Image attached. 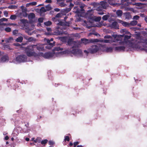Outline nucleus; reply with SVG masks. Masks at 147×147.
<instances>
[{"instance_id":"nucleus-1","label":"nucleus","mask_w":147,"mask_h":147,"mask_svg":"<svg viewBox=\"0 0 147 147\" xmlns=\"http://www.w3.org/2000/svg\"><path fill=\"white\" fill-rule=\"evenodd\" d=\"M131 47L134 48L138 49L141 50H144L147 52V39H145L136 41L134 43H132Z\"/></svg>"},{"instance_id":"nucleus-2","label":"nucleus","mask_w":147,"mask_h":147,"mask_svg":"<svg viewBox=\"0 0 147 147\" xmlns=\"http://www.w3.org/2000/svg\"><path fill=\"white\" fill-rule=\"evenodd\" d=\"M36 46V45H33L26 48L25 51L27 56L29 57H36L37 55V54L35 52L34 49V47Z\"/></svg>"},{"instance_id":"nucleus-3","label":"nucleus","mask_w":147,"mask_h":147,"mask_svg":"<svg viewBox=\"0 0 147 147\" xmlns=\"http://www.w3.org/2000/svg\"><path fill=\"white\" fill-rule=\"evenodd\" d=\"M93 13V10H90L87 11L85 14V16L88 22L91 23L93 22L94 20Z\"/></svg>"},{"instance_id":"nucleus-4","label":"nucleus","mask_w":147,"mask_h":147,"mask_svg":"<svg viewBox=\"0 0 147 147\" xmlns=\"http://www.w3.org/2000/svg\"><path fill=\"white\" fill-rule=\"evenodd\" d=\"M16 61L19 62H24L27 61V57L25 55H18L16 57Z\"/></svg>"},{"instance_id":"nucleus-5","label":"nucleus","mask_w":147,"mask_h":147,"mask_svg":"<svg viewBox=\"0 0 147 147\" xmlns=\"http://www.w3.org/2000/svg\"><path fill=\"white\" fill-rule=\"evenodd\" d=\"M124 36V34L123 35H112L113 37L114 38V39L113 40H112L113 42H118L119 45L121 44V40L122 39L121 38Z\"/></svg>"},{"instance_id":"nucleus-6","label":"nucleus","mask_w":147,"mask_h":147,"mask_svg":"<svg viewBox=\"0 0 147 147\" xmlns=\"http://www.w3.org/2000/svg\"><path fill=\"white\" fill-rule=\"evenodd\" d=\"M81 41L82 43L86 45L90 43L97 42L99 41L98 39H92L90 40H88L86 38H82Z\"/></svg>"},{"instance_id":"nucleus-7","label":"nucleus","mask_w":147,"mask_h":147,"mask_svg":"<svg viewBox=\"0 0 147 147\" xmlns=\"http://www.w3.org/2000/svg\"><path fill=\"white\" fill-rule=\"evenodd\" d=\"M66 53H71L74 55L81 54L82 53V51L80 49H73L71 51L67 50L65 51Z\"/></svg>"},{"instance_id":"nucleus-8","label":"nucleus","mask_w":147,"mask_h":147,"mask_svg":"<svg viewBox=\"0 0 147 147\" xmlns=\"http://www.w3.org/2000/svg\"><path fill=\"white\" fill-rule=\"evenodd\" d=\"M125 33L128 35L129 34V35H124L123 37L124 36V38L123 39V41H122L121 44V45L123 44L124 43H127V42L128 41V40L131 37L130 33L127 31H126Z\"/></svg>"},{"instance_id":"nucleus-9","label":"nucleus","mask_w":147,"mask_h":147,"mask_svg":"<svg viewBox=\"0 0 147 147\" xmlns=\"http://www.w3.org/2000/svg\"><path fill=\"white\" fill-rule=\"evenodd\" d=\"M99 49V48L97 45H93L89 49V52L91 54H93L97 52Z\"/></svg>"},{"instance_id":"nucleus-10","label":"nucleus","mask_w":147,"mask_h":147,"mask_svg":"<svg viewBox=\"0 0 147 147\" xmlns=\"http://www.w3.org/2000/svg\"><path fill=\"white\" fill-rule=\"evenodd\" d=\"M100 4L97 8V10H102V9H106L107 6V3L104 1H101L100 2Z\"/></svg>"},{"instance_id":"nucleus-11","label":"nucleus","mask_w":147,"mask_h":147,"mask_svg":"<svg viewBox=\"0 0 147 147\" xmlns=\"http://www.w3.org/2000/svg\"><path fill=\"white\" fill-rule=\"evenodd\" d=\"M54 55V53L52 52H47L43 55V57L46 59H49L53 57Z\"/></svg>"},{"instance_id":"nucleus-12","label":"nucleus","mask_w":147,"mask_h":147,"mask_svg":"<svg viewBox=\"0 0 147 147\" xmlns=\"http://www.w3.org/2000/svg\"><path fill=\"white\" fill-rule=\"evenodd\" d=\"M110 26L111 28L118 29H119V26L116 22H114L110 25Z\"/></svg>"},{"instance_id":"nucleus-13","label":"nucleus","mask_w":147,"mask_h":147,"mask_svg":"<svg viewBox=\"0 0 147 147\" xmlns=\"http://www.w3.org/2000/svg\"><path fill=\"white\" fill-rule=\"evenodd\" d=\"M125 49V47L123 46H118L115 48V50L119 51H124Z\"/></svg>"},{"instance_id":"nucleus-14","label":"nucleus","mask_w":147,"mask_h":147,"mask_svg":"<svg viewBox=\"0 0 147 147\" xmlns=\"http://www.w3.org/2000/svg\"><path fill=\"white\" fill-rule=\"evenodd\" d=\"M80 7L81 9H80L79 8H77L76 11V13H80L82 11H85V10L84 9V6L83 5L80 6Z\"/></svg>"},{"instance_id":"nucleus-15","label":"nucleus","mask_w":147,"mask_h":147,"mask_svg":"<svg viewBox=\"0 0 147 147\" xmlns=\"http://www.w3.org/2000/svg\"><path fill=\"white\" fill-rule=\"evenodd\" d=\"M45 41H46L47 42V43L48 44L51 46V47H53V46H54L55 45V42L54 41L53 42L51 43V41L49 39H47V38H45L44 39Z\"/></svg>"},{"instance_id":"nucleus-16","label":"nucleus","mask_w":147,"mask_h":147,"mask_svg":"<svg viewBox=\"0 0 147 147\" xmlns=\"http://www.w3.org/2000/svg\"><path fill=\"white\" fill-rule=\"evenodd\" d=\"M116 14L118 17H121L123 14L122 11L120 10H118L116 12Z\"/></svg>"},{"instance_id":"nucleus-17","label":"nucleus","mask_w":147,"mask_h":147,"mask_svg":"<svg viewBox=\"0 0 147 147\" xmlns=\"http://www.w3.org/2000/svg\"><path fill=\"white\" fill-rule=\"evenodd\" d=\"M1 61L3 62H5L8 60V57L7 56H3L1 58Z\"/></svg>"},{"instance_id":"nucleus-18","label":"nucleus","mask_w":147,"mask_h":147,"mask_svg":"<svg viewBox=\"0 0 147 147\" xmlns=\"http://www.w3.org/2000/svg\"><path fill=\"white\" fill-rule=\"evenodd\" d=\"M4 49L5 50H11L12 49L10 48V46L9 45H4L3 46Z\"/></svg>"},{"instance_id":"nucleus-19","label":"nucleus","mask_w":147,"mask_h":147,"mask_svg":"<svg viewBox=\"0 0 147 147\" xmlns=\"http://www.w3.org/2000/svg\"><path fill=\"white\" fill-rule=\"evenodd\" d=\"M137 23H138V22L137 21L133 20V21H131L129 23L130 26H135L137 24Z\"/></svg>"},{"instance_id":"nucleus-20","label":"nucleus","mask_w":147,"mask_h":147,"mask_svg":"<svg viewBox=\"0 0 147 147\" xmlns=\"http://www.w3.org/2000/svg\"><path fill=\"white\" fill-rule=\"evenodd\" d=\"M23 40V38L22 36H20L18 38H17L16 40V41L18 42H22Z\"/></svg>"},{"instance_id":"nucleus-21","label":"nucleus","mask_w":147,"mask_h":147,"mask_svg":"<svg viewBox=\"0 0 147 147\" xmlns=\"http://www.w3.org/2000/svg\"><path fill=\"white\" fill-rule=\"evenodd\" d=\"M58 23H57V25L64 26H65V22H62L60 20H58Z\"/></svg>"},{"instance_id":"nucleus-22","label":"nucleus","mask_w":147,"mask_h":147,"mask_svg":"<svg viewBox=\"0 0 147 147\" xmlns=\"http://www.w3.org/2000/svg\"><path fill=\"white\" fill-rule=\"evenodd\" d=\"M35 17V14L33 13H31L28 15V18L29 19H33Z\"/></svg>"},{"instance_id":"nucleus-23","label":"nucleus","mask_w":147,"mask_h":147,"mask_svg":"<svg viewBox=\"0 0 147 147\" xmlns=\"http://www.w3.org/2000/svg\"><path fill=\"white\" fill-rule=\"evenodd\" d=\"M18 6L15 5H10L8 7V8L10 9H16L17 8Z\"/></svg>"},{"instance_id":"nucleus-24","label":"nucleus","mask_w":147,"mask_h":147,"mask_svg":"<svg viewBox=\"0 0 147 147\" xmlns=\"http://www.w3.org/2000/svg\"><path fill=\"white\" fill-rule=\"evenodd\" d=\"M46 11H49L51 9V7L50 4H48L45 7Z\"/></svg>"},{"instance_id":"nucleus-25","label":"nucleus","mask_w":147,"mask_h":147,"mask_svg":"<svg viewBox=\"0 0 147 147\" xmlns=\"http://www.w3.org/2000/svg\"><path fill=\"white\" fill-rule=\"evenodd\" d=\"M122 25L123 26H124L125 27H129L130 26L129 23L126 22L124 21V22L122 24Z\"/></svg>"},{"instance_id":"nucleus-26","label":"nucleus","mask_w":147,"mask_h":147,"mask_svg":"<svg viewBox=\"0 0 147 147\" xmlns=\"http://www.w3.org/2000/svg\"><path fill=\"white\" fill-rule=\"evenodd\" d=\"M74 41L71 39H69L67 41V44L69 45H71L73 43Z\"/></svg>"},{"instance_id":"nucleus-27","label":"nucleus","mask_w":147,"mask_h":147,"mask_svg":"<svg viewBox=\"0 0 147 147\" xmlns=\"http://www.w3.org/2000/svg\"><path fill=\"white\" fill-rule=\"evenodd\" d=\"M44 24L46 26H49L52 24V22L51 21H48L47 22H45L44 23Z\"/></svg>"},{"instance_id":"nucleus-28","label":"nucleus","mask_w":147,"mask_h":147,"mask_svg":"<svg viewBox=\"0 0 147 147\" xmlns=\"http://www.w3.org/2000/svg\"><path fill=\"white\" fill-rule=\"evenodd\" d=\"M109 17L108 15H105L104 16L102 17V19L103 20H107L108 18Z\"/></svg>"},{"instance_id":"nucleus-29","label":"nucleus","mask_w":147,"mask_h":147,"mask_svg":"<svg viewBox=\"0 0 147 147\" xmlns=\"http://www.w3.org/2000/svg\"><path fill=\"white\" fill-rule=\"evenodd\" d=\"M40 12H46V10L44 7H42L41 8L40 10Z\"/></svg>"},{"instance_id":"nucleus-30","label":"nucleus","mask_w":147,"mask_h":147,"mask_svg":"<svg viewBox=\"0 0 147 147\" xmlns=\"http://www.w3.org/2000/svg\"><path fill=\"white\" fill-rule=\"evenodd\" d=\"M71 7H69L68 8H66L65 9H64V11L65 12L67 13L70 11L71 10Z\"/></svg>"},{"instance_id":"nucleus-31","label":"nucleus","mask_w":147,"mask_h":147,"mask_svg":"<svg viewBox=\"0 0 147 147\" xmlns=\"http://www.w3.org/2000/svg\"><path fill=\"white\" fill-rule=\"evenodd\" d=\"M17 16L16 15H11L10 16V18L12 20H15L16 19Z\"/></svg>"},{"instance_id":"nucleus-32","label":"nucleus","mask_w":147,"mask_h":147,"mask_svg":"<svg viewBox=\"0 0 147 147\" xmlns=\"http://www.w3.org/2000/svg\"><path fill=\"white\" fill-rule=\"evenodd\" d=\"M48 140L47 139H45L44 140H43L41 142V144L42 145H44L46 144L48 142Z\"/></svg>"},{"instance_id":"nucleus-33","label":"nucleus","mask_w":147,"mask_h":147,"mask_svg":"<svg viewBox=\"0 0 147 147\" xmlns=\"http://www.w3.org/2000/svg\"><path fill=\"white\" fill-rule=\"evenodd\" d=\"M103 41V42L105 43H111L113 42L112 40H105Z\"/></svg>"},{"instance_id":"nucleus-34","label":"nucleus","mask_w":147,"mask_h":147,"mask_svg":"<svg viewBox=\"0 0 147 147\" xmlns=\"http://www.w3.org/2000/svg\"><path fill=\"white\" fill-rule=\"evenodd\" d=\"M5 30L7 32H10L11 31V28L9 27H7L5 29Z\"/></svg>"},{"instance_id":"nucleus-35","label":"nucleus","mask_w":147,"mask_h":147,"mask_svg":"<svg viewBox=\"0 0 147 147\" xmlns=\"http://www.w3.org/2000/svg\"><path fill=\"white\" fill-rule=\"evenodd\" d=\"M38 139H40V137H38L35 140H34V142L35 143H36L37 142L40 143V140H39V141H38Z\"/></svg>"},{"instance_id":"nucleus-36","label":"nucleus","mask_w":147,"mask_h":147,"mask_svg":"<svg viewBox=\"0 0 147 147\" xmlns=\"http://www.w3.org/2000/svg\"><path fill=\"white\" fill-rule=\"evenodd\" d=\"M106 51L107 52H111L113 51V49L111 47H107L106 49Z\"/></svg>"},{"instance_id":"nucleus-37","label":"nucleus","mask_w":147,"mask_h":147,"mask_svg":"<svg viewBox=\"0 0 147 147\" xmlns=\"http://www.w3.org/2000/svg\"><path fill=\"white\" fill-rule=\"evenodd\" d=\"M65 26H69L70 24V22H66L65 21Z\"/></svg>"},{"instance_id":"nucleus-38","label":"nucleus","mask_w":147,"mask_h":147,"mask_svg":"<svg viewBox=\"0 0 147 147\" xmlns=\"http://www.w3.org/2000/svg\"><path fill=\"white\" fill-rule=\"evenodd\" d=\"M43 18H40L38 19V22L39 23H42L43 21Z\"/></svg>"},{"instance_id":"nucleus-39","label":"nucleus","mask_w":147,"mask_h":147,"mask_svg":"<svg viewBox=\"0 0 147 147\" xmlns=\"http://www.w3.org/2000/svg\"><path fill=\"white\" fill-rule=\"evenodd\" d=\"M69 140L70 138L68 136H66L65 137V138L64 139V141L65 142H66V141H69Z\"/></svg>"},{"instance_id":"nucleus-40","label":"nucleus","mask_w":147,"mask_h":147,"mask_svg":"<svg viewBox=\"0 0 147 147\" xmlns=\"http://www.w3.org/2000/svg\"><path fill=\"white\" fill-rule=\"evenodd\" d=\"M7 19L5 18H1L0 19V20L1 22H3V21H7Z\"/></svg>"},{"instance_id":"nucleus-41","label":"nucleus","mask_w":147,"mask_h":147,"mask_svg":"<svg viewBox=\"0 0 147 147\" xmlns=\"http://www.w3.org/2000/svg\"><path fill=\"white\" fill-rule=\"evenodd\" d=\"M18 30H15L13 31V34L14 35H15L18 33Z\"/></svg>"},{"instance_id":"nucleus-42","label":"nucleus","mask_w":147,"mask_h":147,"mask_svg":"<svg viewBox=\"0 0 147 147\" xmlns=\"http://www.w3.org/2000/svg\"><path fill=\"white\" fill-rule=\"evenodd\" d=\"M79 143V142L78 141H77L76 142H74V147H76L77 145H78Z\"/></svg>"},{"instance_id":"nucleus-43","label":"nucleus","mask_w":147,"mask_h":147,"mask_svg":"<svg viewBox=\"0 0 147 147\" xmlns=\"http://www.w3.org/2000/svg\"><path fill=\"white\" fill-rule=\"evenodd\" d=\"M105 38H112L111 36L109 35H106L104 37Z\"/></svg>"},{"instance_id":"nucleus-44","label":"nucleus","mask_w":147,"mask_h":147,"mask_svg":"<svg viewBox=\"0 0 147 147\" xmlns=\"http://www.w3.org/2000/svg\"><path fill=\"white\" fill-rule=\"evenodd\" d=\"M4 14L6 17H7L8 16V13L7 11H4Z\"/></svg>"},{"instance_id":"nucleus-45","label":"nucleus","mask_w":147,"mask_h":147,"mask_svg":"<svg viewBox=\"0 0 147 147\" xmlns=\"http://www.w3.org/2000/svg\"><path fill=\"white\" fill-rule=\"evenodd\" d=\"M49 144L51 146H53L54 144L53 141L51 140L49 141Z\"/></svg>"},{"instance_id":"nucleus-46","label":"nucleus","mask_w":147,"mask_h":147,"mask_svg":"<svg viewBox=\"0 0 147 147\" xmlns=\"http://www.w3.org/2000/svg\"><path fill=\"white\" fill-rule=\"evenodd\" d=\"M61 16V14L60 13H57V14L55 16V18H59Z\"/></svg>"},{"instance_id":"nucleus-47","label":"nucleus","mask_w":147,"mask_h":147,"mask_svg":"<svg viewBox=\"0 0 147 147\" xmlns=\"http://www.w3.org/2000/svg\"><path fill=\"white\" fill-rule=\"evenodd\" d=\"M139 16H137V15L134 16L133 17V19L136 20H138L139 19Z\"/></svg>"},{"instance_id":"nucleus-48","label":"nucleus","mask_w":147,"mask_h":147,"mask_svg":"<svg viewBox=\"0 0 147 147\" xmlns=\"http://www.w3.org/2000/svg\"><path fill=\"white\" fill-rule=\"evenodd\" d=\"M13 45L15 46H16V47H20L21 46V45L20 44H19L18 43H14Z\"/></svg>"},{"instance_id":"nucleus-49","label":"nucleus","mask_w":147,"mask_h":147,"mask_svg":"<svg viewBox=\"0 0 147 147\" xmlns=\"http://www.w3.org/2000/svg\"><path fill=\"white\" fill-rule=\"evenodd\" d=\"M101 19V18L100 17H97L96 19H95V20L96 21H99Z\"/></svg>"},{"instance_id":"nucleus-50","label":"nucleus","mask_w":147,"mask_h":147,"mask_svg":"<svg viewBox=\"0 0 147 147\" xmlns=\"http://www.w3.org/2000/svg\"><path fill=\"white\" fill-rule=\"evenodd\" d=\"M131 18V15L129 14H126V18L129 19V18Z\"/></svg>"},{"instance_id":"nucleus-51","label":"nucleus","mask_w":147,"mask_h":147,"mask_svg":"<svg viewBox=\"0 0 147 147\" xmlns=\"http://www.w3.org/2000/svg\"><path fill=\"white\" fill-rule=\"evenodd\" d=\"M30 4L31 5H36L37 4V3L36 2L34 1L31 3H30Z\"/></svg>"},{"instance_id":"nucleus-52","label":"nucleus","mask_w":147,"mask_h":147,"mask_svg":"<svg viewBox=\"0 0 147 147\" xmlns=\"http://www.w3.org/2000/svg\"><path fill=\"white\" fill-rule=\"evenodd\" d=\"M52 20L53 21L55 22H57V21L58 22V20H58L57 19V18H56L55 17L53 18H52Z\"/></svg>"},{"instance_id":"nucleus-53","label":"nucleus","mask_w":147,"mask_h":147,"mask_svg":"<svg viewBox=\"0 0 147 147\" xmlns=\"http://www.w3.org/2000/svg\"><path fill=\"white\" fill-rule=\"evenodd\" d=\"M55 50H57V51H59V50L62 51L63 50V49L60 48V47H57L55 48Z\"/></svg>"},{"instance_id":"nucleus-54","label":"nucleus","mask_w":147,"mask_h":147,"mask_svg":"<svg viewBox=\"0 0 147 147\" xmlns=\"http://www.w3.org/2000/svg\"><path fill=\"white\" fill-rule=\"evenodd\" d=\"M69 7H71V9H72V7H74V4H72L71 3H70L69 4Z\"/></svg>"},{"instance_id":"nucleus-55","label":"nucleus","mask_w":147,"mask_h":147,"mask_svg":"<svg viewBox=\"0 0 147 147\" xmlns=\"http://www.w3.org/2000/svg\"><path fill=\"white\" fill-rule=\"evenodd\" d=\"M46 3H51L52 2L51 0H46L45 1Z\"/></svg>"},{"instance_id":"nucleus-56","label":"nucleus","mask_w":147,"mask_h":147,"mask_svg":"<svg viewBox=\"0 0 147 147\" xmlns=\"http://www.w3.org/2000/svg\"><path fill=\"white\" fill-rule=\"evenodd\" d=\"M54 10L55 11L57 12L59 11H60V9H59L57 8L55 9Z\"/></svg>"},{"instance_id":"nucleus-57","label":"nucleus","mask_w":147,"mask_h":147,"mask_svg":"<svg viewBox=\"0 0 147 147\" xmlns=\"http://www.w3.org/2000/svg\"><path fill=\"white\" fill-rule=\"evenodd\" d=\"M118 21L119 23L121 24L122 25L124 22V21L121 20H119Z\"/></svg>"},{"instance_id":"nucleus-58","label":"nucleus","mask_w":147,"mask_h":147,"mask_svg":"<svg viewBox=\"0 0 147 147\" xmlns=\"http://www.w3.org/2000/svg\"><path fill=\"white\" fill-rule=\"evenodd\" d=\"M9 139V138L8 137V136H5V140H8Z\"/></svg>"},{"instance_id":"nucleus-59","label":"nucleus","mask_w":147,"mask_h":147,"mask_svg":"<svg viewBox=\"0 0 147 147\" xmlns=\"http://www.w3.org/2000/svg\"><path fill=\"white\" fill-rule=\"evenodd\" d=\"M47 30L48 31H51V28H47Z\"/></svg>"},{"instance_id":"nucleus-60","label":"nucleus","mask_w":147,"mask_h":147,"mask_svg":"<svg viewBox=\"0 0 147 147\" xmlns=\"http://www.w3.org/2000/svg\"><path fill=\"white\" fill-rule=\"evenodd\" d=\"M10 40H13V38L12 37H10L7 40V42H9Z\"/></svg>"},{"instance_id":"nucleus-61","label":"nucleus","mask_w":147,"mask_h":147,"mask_svg":"<svg viewBox=\"0 0 147 147\" xmlns=\"http://www.w3.org/2000/svg\"><path fill=\"white\" fill-rule=\"evenodd\" d=\"M33 40L32 38V37H30L28 38V40L30 41H32Z\"/></svg>"},{"instance_id":"nucleus-62","label":"nucleus","mask_w":147,"mask_h":147,"mask_svg":"<svg viewBox=\"0 0 147 147\" xmlns=\"http://www.w3.org/2000/svg\"><path fill=\"white\" fill-rule=\"evenodd\" d=\"M61 4L63 5L62 6H63V7H64L66 5V4H65L64 3H63V2H62L61 3Z\"/></svg>"},{"instance_id":"nucleus-63","label":"nucleus","mask_w":147,"mask_h":147,"mask_svg":"<svg viewBox=\"0 0 147 147\" xmlns=\"http://www.w3.org/2000/svg\"><path fill=\"white\" fill-rule=\"evenodd\" d=\"M72 1V0H67L66 1V2L67 3L69 2L70 3H71Z\"/></svg>"},{"instance_id":"nucleus-64","label":"nucleus","mask_w":147,"mask_h":147,"mask_svg":"<svg viewBox=\"0 0 147 147\" xmlns=\"http://www.w3.org/2000/svg\"><path fill=\"white\" fill-rule=\"evenodd\" d=\"M144 20L146 23H147V16H146L144 18Z\"/></svg>"}]
</instances>
